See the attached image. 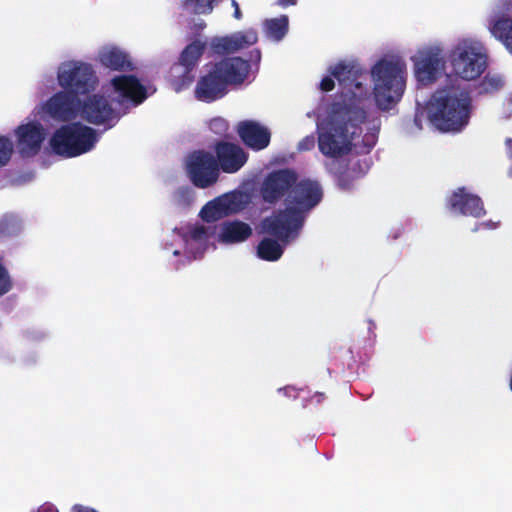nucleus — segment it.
I'll return each mask as SVG.
<instances>
[{"mask_svg": "<svg viewBox=\"0 0 512 512\" xmlns=\"http://www.w3.org/2000/svg\"><path fill=\"white\" fill-rule=\"evenodd\" d=\"M366 117L362 99L354 94L348 101H334L329 107L326 122L319 128L320 152L332 160H340L350 153L353 138L361 133L360 125Z\"/></svg>", "mask_w": 512, "mask_h": 512, "instance_id": "1", "label": "nucleus"}, {"mask_svg": "<svg viewBox=\"0 0 512 512\" xmlns=\"http://www.w3.org/2000/svg\"><path fill=\"white\" fill-rule=\"evenodd\" d=\"M322 198L323 190L317 181L297 180L285 198V208L273 211L261 221V232L282 241L296 237L304 225L307 214L321 202Z\"/></svg>", "mask_w": 512, "mask_h": 512, "instance_id": "2", "label": "nucleus"}, {"mask_svg": "<svg viewBox=\"0 0 512 512\" xmlns=\"http://www.w3.org/2000/svg\"><path fill=\"white\" fill-rule=\"evenodd\" d=\"M472 110L470 92L460 86L437 89L426 104L429 122L442 132H459L468 125Z\"/></svg>", "mask_w": 512, "mask_h": 512, "instance_id": "3", "label": "nucleus"}, {"mask_svg": "<svg viewBox=\"0 0 512 512\" xmlns=\"http://www.w3.org/2000/svg\"><path fill=\"white\" fill-rule=\"evenodd\" d=\"M249 65L241 57H227L212 65L196 84L197 100L211 103L228 93L229 85L242 84L248 77Z\"/></svg>", "mask_w": 512, "mask_h": 512, "instance_id": "4", "label": "nucleus"}, {"mask_svg": "<svg viewBox=\"0 0 512 512\" xmlns=\"http://www.w3.org/2000/svg\"><path fill=\"white\" fill-rule=\"evenodd\" d=\"M405 65L400 61L381 59L372 68L374 97L381 110L391 109L405 89Z\"/></svg>", "mask_w": 512, "mask_h": 512, "instance_id": "5", "label": "nucleus"}, {"mask_svg": "<svg viewBox=\"0 0 512 512\" xmlns=\"http://www.w3.org/2000/svg\"><path fill=\"white\" fill-rule=\"evenodd\" d=\"M98 136L96 131L80 122L60 126L50 138L52 151L65 158H73L93 149Z\"/></svg>", "mask_w": 512, "mask_h": 512, "instance_id": "6", "label": "nucleus"}, {"mask_svg": "<svg viewBox=\"0 0 512 512\" xmlns=\"http://www.w3.org/2000/svg\"><path fill=\"white\" fill-rule=\"evenodd\" d=\"M449 62L456 77L471 81L486 70L487 55L477 43L464 40L450 51Z\"/></svg>", "mask_w": 512, "mask_h": 512, "instance_id": "7", "label": "nucleus"}, {"mask_svg": "<svg viewBox=\"0 0 512 512\" xmlns=\"http://www.w3.org/2000/svg\"><path fill=\"white\" fill-rule=\"evenodd\" d=\"M206 46L205 41L194 40L182 50L178 61L170 67L168 78L176 92L183 91L193 83L195 79L193 71L204 54Z\"/></svg>", "mask_w": 512, "mask_h": 512, "instance_id": "8", "label": "nucleus"}, {"mask_svg": "<svg viewBox=\"0 0 512 512\" xmlns=\"http://www.w3.org/2000/svg\"><path fill=\"white\" fill-rule=\"evenodd\" d=\"M59 85L76 95H86L94 91L98 78L91 64L69 62L62 65L57 75Z\"/></svg>", "mask_w": 512, "mask_h": 512, "instance_id": "9", "label": "nucleus"}, {"mask_svg": "<svg viewBox=\"0 0 512 512\" xmlns=\"http://www.w3.org/2000/svg\"><path fill=\"white\" fill-rule=\"evenodd\" d=\"M186 172L191 183L201 189L213 186L219 179L217 160L205 150H195L188 155Z\"/></svg>", "mask_w": 512, "mask_h": 512, "instance_id": "10", "label": "nucleus"}, {"mask_svg": "<svg viewBox=\"0 0 512 512\" xmlns=\"http://www.w3.org/2000/svg\"><path fill=\"white\" fill-rule=\"evenodd\" d=\"M297 180L298 174L289 168L268 173L260 187V196L263 202L275 205L282 199L285 200Z\"/></svg>", "mask_w": 512, "mask_h": 512, "instance_id": "11", "label": "nucleus"}, {"mask_svg": "<svg viewBox=\"0 0 512 512\" xmlns=\"http://www.w3.org/2000/svg\"><path fill=\"white\" fill-rule=\"evenodd\" d=\"M80 116L90 124L106 128H112L120 119L109 99L101 94L87 96L80 105Z\"/></svg>", "mask_w": 512, "mask_h": 512, "instance_id": "12", "label": "nucleus"}, {"mask_svg": "<svg viewBox=\"0 0 512 512\" xmlns=\"http://www.w3.org/2000/svg\"><path fill=\"white\" fill-rule=\"evenodd\" d=\"M17 136V148L23 158L37 155L45 140V129L39 122L22 124L15 130Z\"/></svg>", "mask_w": 512, "mask_h": 512, "instance_id": "13", "label": "nucleus"}, {"mask_svg": "<svg viewBox=\"0 0 512 512\" xmlns=\"http://www.w3.org/2000/svg\"><path fill=\"white\" fill-rule=\"evenodd\" d=\"M219 171L232 174L239 171L247 162L248 154L237 144L219 141L214 147Z\"/></svg>", "mask_w": 512, "mask_h": 512, "instance_id": "14", "label": "nucleus"}, {"mask_svg": "<svg viewBox=\"0 0 512 512\" xmlns=\"http://www.w3.org/2000/svg\"><path fill=\"white\" fill-rule=\"evenodd\" d=\"M110 84L118 102L129 101L134 105L141 104L147 98L146 87L135 75H119L111 79Z\"/></svg>", "mask_w": 512, "mask_h": 512, "instance_id": "15", "label": "nucleus"}, {"mask_svg": "<svg viewBox=\"0 0 512 512\" xmlns=\"http://www.w3.org/2000/svg\"><path fill=\"white\" fill-rule=\"evenodd\" d=\"M240 201L234 193H227L207 202L200 211L206 222H214L240 210Z\"/></svg>", "mask_w": 512, "mask_h": 512, "instance_id": "16", "label": "nucleus"}, {"mask_svg": "<svg viewBox=\"0 0 512 512\" xmlns=\"http://www.w3.org/2000/svg\"><path fill=\"white\" fill-rule=\"evenodd\" d=\"M258 41L257 32L250 29L234 33L230 36L215 37L211 41V49L215 54L225 55L255 44Z\"/></svg>", "mask_w": 512, "mask_h": 512, "instance_id": "17", "label": "nucleus"}, {"mask_svg": "<svg viewBox=\"0 0 512 512\" xmlns=\"http://www.w3.org/2000/svg\"><path fill=\"white\" fill-rule=\"evenodd\" d=\"M78 95L65 90L54 94L47 102V112L54 119L69 121L76 116V107L79 104Z\"/></svg>", "mask_w": 512, "mask_h": 512, "instance_id": "18", "label": "nucleus"}, {"mask_svg": "<svg viewBox=\"0 0 512 512\" xmlns=\"http://www.w3.org/2000/svg\"><path fill=\"white\" fill-rule=\"evenodd\" d=\"M238 134L246 146L257 151L265 149L271 139V133L266 127L250 120L239 123Z\"/></svg>", "mask_w": 512, "mask_h": 512, "instance_id": "19", "label": "nucleus"}, {"mask_svg": "<svg viewBox=\"0 0 512 512\" xmlns=\"http://www.w3.org/2000/svg\"><path fill=\"white\" fill-rule=\"evenodd\" d=\"M449 206L452 211L459 212L465 216L479 218L485 214L483 202L480 197L464 192V188L458 189L449 199Z\"/></svg>", "mask_w": 512, "mask_h": 512, "instance_id": "20", "label": "nucleus"}, {"mask_svg": "<svg viewBox=\"0 0 512 512\" xmlns=\"http://www.w3.org/2000/svg\"><path fill=\"white\" fill-rule=\"evenodd\" d=\"M99 63L110 70L131 72L135 66L130 55L116 46H105L98 53Z\"/></svg>", "mask_w": 512, "mask_h": 512, "instance_id": "21", "label": "nucleus"}, {"mask_svg": "<svg viewBox=\"0 0 512 512\" xmlns=\"http://www.w3.org/2000/svg\"><path fill=\"white\" fill-rule=\"evenodd\" d=\"M444 61L438 52H429L415 63V73L422 83H432L437 79Z\"/></svg>", "mask_w": 512, "mask_h": 512, "instance_id": "22", "label": "nucleus"}, {"mask_svg": "<svg viewBox=\"0 0 512 512\" xmlns=\"http://www.w3.org/2000/svg\"><path fill=\"white\" fill-rule=\"evenodd\" d=\"M253 231L249 224L240 221H225L221 225L219 239L223 243H241L251 237Z\"/></svg>", "mask_w": 512, "mask_h": 512, "instance_id": "23", "label": "nucleus"}, {"mask_svg": "<svg viewBox=\"0 0 512 512\" xmlns=\"http://www.w3.org/2000/svg\"><path fill=\"white\" fill-rule=\"evenodd\" d=\"M356 165L360 166V162L358 161L350 169L349 164L343 160H331L326 163V169L336 178L341 189L349 190L353 185V181L360 176V173H356Z\"/></svg>", "mask_w": 512, "mask_h": 512, "instance_id": "24", "label": "nucleus"}, {"mask_svg": "<svg viewBox=\"0 0 512 512\" xmlns=\"http://www.w3.org/2000/svg\"><path fill=\"white\" fill-rule=\"evenodd\" d=\"M271 237L263 238L257 246V256L265 261L274 262L281 258L284 252V247L281 245L287 244L291 238L287 241H282L272 235Z\"/></svg>", "mask_w": 512, "mask_h": 512, "instance_id": "25", "label": "nucleus"}, {"mask_svg": "<svg viewBox=\"0 0 512 512\" xmlns=\"http://www.w3.org/2000/svg\"><path fill=\"white\" fill-rule=\"evenodd\" d=\"M330 73L342 85L360 87V83L357 82L360 69L354 64L340 62L330 69Z\"/></svg>", "mask_w": 512, "mask_h": 512, "instance_id": "26", "label": "nucleus"}, {"mask_svg": "<svg viewBox=\"0 0 512 512\" xmlns=\"http://www.w3.org/2000/svg\"><path fill=\"white\" fill-rule=\"evenodd\" d=\"M289 29V19L286 15L277 18L266 19L264 22V30L268 38L274 41H281Z\"/></svg>", "mask_w": 512, "mask_h": 512, "instance_id": "27", "label": "nucleus"}, {"mask_svg": "<svg viewBox=\"0 0 512 512\" xmlns=\"http://www.w3.org/2000/svg\"><path fill=\"white\" fill-rule=\"evenodd\" d=\"M491 33L512 52V18L501 17L491 27Z\"/></svg>", "mask_w": 512, "mask_h": 512, "instance_id": "28", "label": "nucleus"}, {"mask_svg": "<svg viewBox=\"0 0 512 512\" xmlns=\"http://www.w3.org/2000/svg\"><path fill=\"white\" fill-rule=\"evenodd\" d=\"M504 85V82L499 76L486 75L479 84L481 93H494L499 91Z\"/></svg>", "mask_w": 512, "mask_h": 512, "instance_id": "29", "label": "nucleus"}, {"mask_svg": "<svg viewBox=\"0 0 512 512\" xmlns=\"http://www.w3.org/2000/svg\"><path fill=\"white\" fill-rule=\"evenodd\" d=\"M217 0H186L185 6L195 14H208L212 12Z\"/></svg>", "mask_w": 512, "mask_h": 512, "instance_id": "30", "label": "nucleus"}, {"mask_svg": "<svg viewBox=\"0 0 512 512\" xmlns=\"http://www.w3.org/2000/svg\"><path fill=\"white\" fill-rule=\"evenodd\" d=\"M12 153V141L8 137L0 135V167L5 166L10 161Z\"/></svg>", "mask_w": 512, "mask_h": 512, "instance_id": "31", "label": "nucleus"}, {"mask_svg": "<svg viewBox=\"0 0 512 512\" xmlns=\"http://www.w3.org/2000/svg\"><path fill=\"white\" fill-rule=\"evenodd\" d=\"M12 288V281L7 269L0 262V296L8 293Z\"/></svg>", "mask_w": 512, "mask_h": 512, "instance_id": "32", "label": "nucleus"}, {"mask_svg": "<svg viewBox=\"0 0 512 512\" xmlns=\"http://www.w3.org/2000/svg\"><path fill=\"white\" fill-rule=\"evenodd\" d=\"M315 146V137L313 135H308L304 137L301 141H299L297 145L298 151H310Z\"/></svg>", "mask_w": 512, "mask_h": 512, "instance_id": "33", "label": "nucleus"}, {"mask_svg": "<svg viewBox=\"0 0 512 512\" xmlns=\"http://www.w3.org/2000/svg\"><path fill=\"white\" fill-rule=\"evenodd\" d=\"M210 128L218 133L226 132L228 129V124L221 118H214L210 121Z\"/></svg>", "mask_w": 512, "mask_h": 512, "instance_id": "34", "label": "nucleus"}, {"mask_svg": "<svg viewBox=\"0 0 512 512\" xmlns=\"http://www.w3.org/2000/svg\"><path fill=\"white\" fill-rule=\"evenodd\" d=\"M249 65V70L251 69L250 63H254L256 65L261 61V51L259 49H253L249 52V59L245 60Z\"/></svg>", "mask_w": 512, "mask_h": 512, "instance_id": "35", "label": "nucleus"}, {"mask_svg": "<svg viewBox=\"0 0 512 512\" xmlns=\"http://www.w3.org/2000/svg\"><path fill=\"white\" fill-rule=\"evenodd\" d=\"M335 83L331 77H324L320 82V89L324 92H329L334 89Z\"/></svg>", "mask_w": 512, "mask_h": 512, "instance_id": "36", "label": "nucleus"}, {"mask_svg": "<svg viewBox=\"0 0 512 512\" xmlns=\"http://www.w3.org/2000/svg\"><path fill=\"white\" fill-rule=\"evenodd\" d=\"M72 511L73 512H98L97 510H95L94 508H91V507H86V506H83L81 504H75L73 507H72Z\"/></svg>", "mask_w": 512, "mask_h": 512, "instance_id": "37", "label": "nucleus"}, {"mask_svg": "<svg viewBox=\"0 0 512 512\" xmlns=\"http://www.w3.org/2000/svg\"><path fill=\"white\" fill-rule=\"evenodd\" d=\"M206 231L204 227H197L192 231V237L194 239H201L205 235Z\"/></svg>", "mask_w": 512, "mask_h": 512, "instance_id": "38", "label": "nucleus"}, {"mask_svg": "<svg viewBox=\"0 0 512 512\" xmlns=\"http://www.w3.org/2000/svg\"><path fill=\"white\" fill-rule=\"evenodd\" d=\"M38 512H58V509L53 504L46 503L38 509Z\"/></svg>", "mask_w": 512, "mask_h": 512, "instance_id": "39", "label": "nucleus"}, {"mask_svg": "<svg viewBox=\"0 0 512 512\" xmlns=\"http://www.w3.org/2000/svg\"><path fill=\"white\" fill-rule=\"evenodd\" d=\"M297 0H277V4L283 8L296 5Z\"/></svg>", "mask_w": 512, "mask_h": 512, "instance_id": "40", "label": "nucleus"}, {"mask_svg": "<svg viewBox=\"0 0 512 512\" xmlns=\"http://www.w3.org/2000/svg\"><path fill=\"white\" fill-rule=\"evenodd\" d=\"M233 5L235 6V12H234V16L235 18L237 19H240L241 17V12H240V9H239V5L236 1L233 0Z\"/></svg>", "mask_w": 512, "mask_h": 512, "instance_id": "41", "label": "nucleus"}, {"mask_svg": "<svg viewBox=\"0 0 512 512\" xmlns=\"http://www.w3.org/2000/svg\"><path fill=\"white\" fill-rule=\"evenodd\" d=\"M4 224H5V222H4V221H2V222H1V225H0L1 230H3V229H4V228H3V227H4Z\"/></svg>", "mask_w": 512, "mask_h": 512, "instance_id": "42", "label": "nucleus"}]
</instances>
